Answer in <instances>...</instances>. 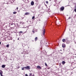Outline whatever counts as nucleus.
<instances>
[{
    "label": "nucleus",
    "mask_w": 76,
    "mask_h": 76,
    "mask_svg": "<svg viewBox=\"0 0 76 76\" xmlns=\"http://www.w3.org/2000/svg\"><path fill=\"white\" fill-rule=\"evenodd\" d=\"M23 68H24L25 69H31L30 66H26L23 67Z\"/></svg>",
    "instance_id": "obj_1"
},
{
    "label": "nucleus",
    "mask_w": 76,
    "mask_h": 76,
    "mask_svg": "<svg viewBox=\"0 0 76 76\" xmlns=\"http://www.w3.org/2000/svg\"><path fill=\"white\" fill-rule=\"evenodd\" d=\"M45 29H43V35H45Z\"/></svg>",
    "instance_id": "obj_2"
},
{
    "label": "nucleus",
    "mask_w": 76,
    "mask_h": 76,
    "mask_svg": "<svg viewBox=\"0 0 76 76\" xmlns=\"http://www.w3.org/2000/svg\"><path fill=\"white\" fill-rule=\"evenodd\" d=\"M60 9L61 10V11H63V10L64 9V7H61L60 8Z\"/></svg>",
    "instance_id": "obj_3"
},
{
    "label": "nucleus",
    "mask_w": 76,
    "mask_h": 76,
    "mask_svg": "<svg viewBox=\"0 0 76 76\" xmlns=\"http://www.w3.org/2000/svg\"><path fill=\"white\" fill-rule=\"evenodd\" d=\"M31 6H34V1H31Z\"/></svg>",
    "instance_id": "obj_4"
},
{
    "label": "nucleus",
    "mask_w": 76,
    "mask_h": 76,
    "mask_svg": "<svg viewBox=\"0 0 76 76\" xmlns=\"http://www.w3.org/2000/svg\"><path fill=\"white\" fill-rule=\"evenodd\" d=\"M37 69H41V67L39 66H37Z\"/></svg>",
    "instance_id": "obj_5"
},
{
    "label": "nucleus",
    "mask_w": 76,
    "mask_h": 76,
    "mask_svg": "<svg viewBox=\"0 0 76 76\" xmlns=\"http://www.w3.org/2000/svg\"><path fill=\"white\" fill-rule=\"evenodd\" d=\"M62 47H63V48H64L66 47V45H65V44H62Z\"/></svg>",
    "instance_id": "obj_6"
},
{
    "label": "nucleus",
    "mask_w": 76,
    "mask_h": 76,
    "mask_svg": "<svg viewBox=\"0 0 76 76\" xmlns=\"http://www.w3.org/2000/svg\"><path fill=\"white\" fill-rule=\"evenodd\" d=\"M29 15V13L28 12H26L25 13V15Z\"/></svg>",
    "instance_id": "obj_7"
},
{
    "label": "nucleus",
    "mask_w": 76,
    "mask_h": 76,
    "mask_svg": "<svg viewBox=\"0 0 76 76\" xmlns=\"http://www.w3.org/2000/svg\"><path fill=\"white\" fill-rule=\"evenodd\" d=\"M62 41L63 42H66V39H63L62 40Z\"/></svg>",
    "instance_id": "obj_8"
},
{
    "label": "nucleus",
    "mask_w": 76,
    "mask_h": 76,
    "mask_svg": "<svg viewBox=\"0 0 76 76\" xmlns=\"http://www.w3.org/2000/svg\"><path fill=\"white\" fill-rule=\"evenodd\" d=\"M29 76H34V74L32 75V74L30 73Z\"/></svg>",
    "instance_id": "obj_9"
},
{
    "label": "nucleus",
    "mask_w": 76,
    "mask_h": 76,
    "mask_svg": "<svg viewBox=\"0 0 76 76\" xmlns=\"http://www.w3.org/2000/svg\"><path fill=\"white\" fill-rule=\"evenodd\" d=\"M62 64H63V65H64V64L66 63V62L64 61H62Z\"/></svg>",
    "instance_id": "obj_10"
},
{
    "label": "nucleus",
    "mask_w": 76,
    "mask_h": 76,
    "mask_svg": "<svg viewBox=\"0 0 76 76\" xmlns=\"http://www.w3.org/2000/svg\"><path fill=\"white\" fill-rule=\"evenodd\" d=\"M38 39V37H36L35 38V41H37Z\"/></svg>",
    "instance_id": "obj_11"
},
{
    "label": "nucleus",
    "mask_w": 76,
    "mask_h": 76,
    "mask_svg": "<svg viewBox=\"0 0 76 76\" xmlns=\"http://www.w3.org/2000/svg\"><path fill=\"white\" fill-rule=\"evenodd\" d=\"M2 68H4V67H5V65H2Z\"/></svg>",
    "instance_id": "obj_12"
},
{
    "label": "nucleus",
    "mask_w": 76,
    "mask_h": 76,
    "mask_svg": "<svg viewBox=\"0 0 76 76\" xmlns=\"http://www.w3.org/2000/svg\"><path fill=\"white\" fill-rule=\"evenodd\" d=\"M23 33V32L22 31H20L19 32V34H22Z\"/></svg>",
    "instance_id": "obj_13"
},
{
    "label": "nucleus",
    "mask_w": 76,
    "mask_h": 76,
    "mask_svg": "<svg viewBox=\"0 0 76 76\" xmlns=\"http://www.w3.org/2000/svg\"><path fill=\"white\" fill-rule=\"evenodd\" d=\"M13 13L14 14H16V13H17V12H13Z\"/></svg>",
    "instance_id": "obj_14"
},
{
    "label": "nucleus",
    "mask_w": 76,
    "mask_h": 76,
    "mask_svg": "<svg viewBox=\"0 0 76 76\" xmlns=\"http://www.w3.org/2000/svg\"><path fill=\"white\" fill-rule=\"evenodd\" d=\"M6 47H7V48H9V45H7Z\"/></svg>",
    "instance_id": "obj_15"
},
{
    "label": "nucleus",
    "mask_w": 76,
    "mask_h": 76,
    "mask_svg": "<svg viewBox=\"0 0 76 76\" xmlns=\"http://www.w3.org/2000/svg\"><path fill=\"white\" fill-rule=\"evenodd\" d=\"M46 4H48V1H46Z\"/></svg>",
    "instance_id": "obj_16"
},
{
    "label": "nucleus",
    "mask_w": 76,
    "mask_h": 76,
    "mask_svg": "<svg viewBox=\"0 0 76 76\" xmlns=\"http://www.w3.org/2000/svg\"><path fill=\"white\" fill-rule=\"evenodd\" d=\"M34 18H35V16H33L32 18V19H34Z\"/></svg>",
    "instance_id": "obj_17"
},
{
    "label": "nucleus",
    "mask_w": 76,
    "mask_h": 76,
    "mask_svg": "<svg viewBox=\"0 0 76 76\" xmlns=\"http://www.w3.org/2000/svg\"><path fill=\"white\" fill-rule=\"evenodd\" d=\"M45 66H47V63H45Z\"/></svg>",
    "instance_id": "obj_18"
},
{
    "label": "nucleus",
    "mask_w": 76,
    "mask_h": 76,
    "mask_svg": "<svg viewBox=\"0 0 76 76\" xmlns=\"http://www.w3.org/2000/svg\"><path fill=\"white\" fill-rule=\"evenodd\" d=\"M74 11L76 12V8H75V10H74Z\"/></svg>",
    "instance_id": "obj_19"
},
{
    "label": "nucleus",
    "mask_w": 76,
    "mask_h": 76,
    "mask_svg": "<svg viewBox=\"0 0 76 76\" xmlns=\"http://www.w3.org/2000/svg\"><path fill=\"white\" fill-rule=\"evenodd\" d=\"M32 32H33V33H35V31H32Z\"/></svg>",
    "instance_id": "obj_20"
},
{
    "label": "nucleus",
    "mask_w": 76,
    "mask_h": 76,
    "mask_svg": "<svg viewBox=\"0 0 76 76\" xmlns=\"http://www.w3.org/2000/svg\"><path fill=\"white\" fill-rule=\"evenodd\" d=\"M22 70H24V68H23H23H22Z\"/></svg>",
    "instance_id": "obj_21"
},
{
    "label": "nucleus",
    "mask_w": 76,
    "mask_h": 76,
    "mask_svg": "<svg viewBox=\"0 0 76 76\" xmlns=\"http://www.w3.org/2000/svg\"><path fill=\"white\" fill-rule=\"evenodd\" d=\"M13 25V23H12L11 24V25Z\"/></svg>",
    "instance_id": "obj_22"
},
{
    "label": "nucleus",
    "mask_w": 76,
    "mask_h": 76,
    "mask_svg": "<svg viewBox=\"0 0 76 76\" xmlns=\"http://www.w3.org/2000/svg\"><path fill=\"white\" fill-rule=\"evenodd\" d=\"M17 10H18V7L17 8Z\"/></svg>",
    "instance_id": "obj_23"
},
{
    "label": "nucleus",
    "mask_w": 76,
    "mask_h": 76,
    "mask_svg": "<svg viewBox=\"0 0 76 76\" xmlns=\"http://www.w3.org/2000/svg\"><path fill=\"white\" fill-rule=\"evenodd\" d=\"M18 40H19V38H18Z\"/></svg>",
    "instance_id": "obj_24"
},
{
    "label": "nucleus",
    "mask_w": 76,
    "mask_h": 76,
    "mask_svg": "<svg viewBox=\"0 0 76 76\" xmlns=\"http://www.w3.org/2000/svg\"><path fill=\"white\" fill-rule=\"evenodd\" d=\"M71 18L70 17H69V19H71Z\"/></svg>",
    "instance_id": "obj_25"
},
{
    "label": "nucleus",
    "mask_w": 76,
    "mask_h": 76,
    "mask_svg": "<svg viewBox=\"0 0 76 76\" xmlns=\"http://www.w3.org/2000/svg\"><path fill=\"white\" fill-rule=\"evenodd\" d=\"M1 44V42H0V45Z\"/></svg>",
    "instance_id": "obj_26"
},
{
    "label": "nucleus",
    "mask_w": 76,
    "mask_h": 76,
    "mask_svg": "<svg viewBox=\"0 0 76 76\" xmlns=\"http://www.w3.org/2000/svg\"><path fill=\"white\" fill-rule=\"evenodd\" d=\"M75 16L76 17V14L75 15Z\"/></svg>",
    "instance_id": "obj_27"
},
{
    "label": "nucleus",
    "mask_w": 76,
    "mask_h": 76,
    "mask_svg": "<svg viewBox=\"0 0 76 76\" xmlns=\"http://www.w3.org/2000/svg\"><path fill=\"white\" fill-rule=\"evenodd\" d=\"M75 9H76V6L75 7Z\"/></svg>",
    "instance_id": "obj_28"
},
{
    "label": "nucleus",
    "mask_w": 76,
    "mask_h": 76,
    "mask_svg": "<svg viewBox=\"0 0 76 76\" xmlns=\"http://www.w3.org/2000/svg\"><path fill=\"white\" fill-rule=\"evenodd\" d=\"M50 1H51V0H49Z\"/></svg>",
    "instance_id": "obj_29"
},
{
    "label": "nucleus",
    "mask_w": 76,
    "mask_h": 76,
    "mask_svg": "<svg viewBox=\"0 0 76 76\" xmlns=\"http://www.w3.org/2000/svg\"><path fill=\"white\" fill-rule=\"evenodd\" d=\"M69 41V42H70V41Z\"/></svg>",
    "instance_id": "obj_30"
}]
</instances>
